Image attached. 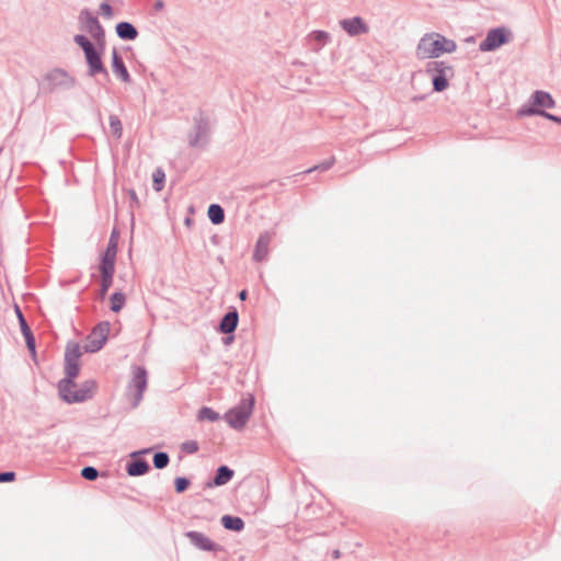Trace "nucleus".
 <instances>
[{"label": "nucleus", "instance_id": "f257e3e1", "mask_svg": "<svg viewBox=\"0 0 561 561\" xmlns=\"http://www.w3.org/2000/svg\"><path fill=\"white\" fill-rule=\"evenodd\" d=\"M457 49L454 39L439 33H427L421 37L416 47V56L420 59L437 58L443 54H450Z\"/></svg>", "mask_w": 561, "mask_h": 561}, {"label": "nucleus", "instance_id": "f03ea898", "mask_svg": "<svg viewBox=\"0 0 561 561\" xmlns=\"http://www.w3.org/2000/svg\"><path fill=\"white\" fill-rule=\"evenodd\" d=\"M73 42L82 49L88 66V76L96 77L102 75L108 79V71L102 60L104 49H100L83 34H77Z\"/></svg>", "mask_w": 561, "mask_h": 561}, {"label": "nucleus", "instance_id": "7ed1b4c3", "mask_svg": "<svg viewBox=\"0 0 561 561\" xmlns=\"http://www.w3.org/2000/svg\"><path fill=\"white\" fill-rule=\"evenodd\" d=\"M81 346L77 342H69L65 350V377L57 383V389L67 386H77L75 379L80 373Z\"/></svg>", "mask_w": 561, "mask_h": 561}, {"label": "nucleus", "instance_id": "20e7f679", "mask_svg": "<svg viewBox=\"0 0 561 561\" xmlns=\"http://www.w3.org/2000/svg\"><path fill=\"white\" fill-rule=\"evenodd\" d=\"M254 402V396L248 393L236 407L225 413V421L234 430L243 428L252 414Z\"/></svg>", "mask_w": 561, "mask_h": 561}, {"label": "nucleus", "instance_id": "39448f33", "mask_svg": "<svg viewBox=\"0 0 561 561\" xmlns=\"http://www.w3.org/2000/svg\"><path fill=\"white\" fill-rule=\"evenodd\" d=\"M76 386H67L58 389V396L60 399L68 403H82L88 400H91L98 389V382L95 379H87L81 382L80 387L77 390H72Z\"/></svg>", "mask_w": 561, "mask_h": 561}, {"label": "nucleus", "instance_id": "423d86ee", "mask_svg": "<svg viewBox=\"0 0 561 561\" xmlns=\"http://www.w3.org/2000/svg\"><path fill=\"white\" fill-rule=\"evenodd\" d=\"M425 71L431 76L434 92L446 90L449 85V80L455 75L453 66L437 60L427 62Z\"/></svg>", "mask_w": 561, "mask_h": 561}, {"label": "nucleus", "instance_id": "0eeeda50", "mask_svg": "<svg viewBox=\"0 0 561 561\" xmlns=\"http://www.w3.org/2000/svg\"><path fill=\"white\" fill-rule=\"evenodd\" d=\"M76 78L68 71L61 68H55L44 76L41 87L44 91L53 93L59 90H70L76 85Z\"/></svg>", "mask_w": 561, "mask_h": 561}, {"label": "nucleus", "instance_id": "6e6552de", "mask_svg": "<svg viewBox=\"0 0 561 561\" xmlns=\"http://www.w3.org/2000/svg\"><path fill=\"white\" fill-rule=\"evenodd\" d=\"M194 128L188 135V144L192 148H204L210 140L211 127L209 118L202 112L193 117Z\"/></svg>", "mask_w": 561, "mask_h": 561}, {"label": "nucleus", "instance_id": "1a4fd4ad", "mask_svg": "<svg viewBox=\"0 0 561 561\" xmlns=\"http://www.w3.org/2000/svg\"><path fill=\"white\" fill-rule=\"evenodd\" d=\"M513 39V32L506 26L490 28L483 41L479 44L482 53L494 51Z\"/></svg>", "mask_w": 561, "mask_h": 561}, {"label": "nucleus", "instance_id": "9d476101", "mask_svg": "<svg viewBox=\"0 0 561 561\" xmlns=\"http://www.w3.org/2000/svg\"><path fill=\"white\" fill-rule=\"evenodd\" d=\"M110 330L111 324L108 321L99 322L87 336V342L83 345V351L85 353L99 352L107 341Z\"/></svg>", "mask_w": 561, "mask_h": 561}, {"label": "nucleus", "instance_id": "9b49d317", "mask_svg": "<svg viewBox=\"0 0 561 561\" xmlns=\"http://www.w3.org/2000/svg\"><path fill=\"white\" fill-rule=\"evenodd\" d=\"M148 375L147 369L144 366H135L133 369V378L128 383V389L135 390L133 394V408H136L142 400L144 391L147 389Z\"/></svg>", "mask_w": 561, "mask_h": 561}, {"label": "nucleus", "instance_id": "f8f14e48", "mask_svg": "<svg viewBox=\"0 0 561 561\" xmlns=\"http://www.w3.org/2000/svg\"><path fill=\"white\" fill-rule=\"evenodd\" d=\"M185 537L190 540L191 545L201 551L208 552H220L224 551V547L219 543L214 542L205 534L196 530H190L185 533Z\"/></svg>", "mask_w": 561, "mask_h": 561}, {"label": "nucleus", "instance_id": "ddd939ff", "mask_svg": "<svg viewBox=\"0 0 561 561\" xmlns=\"http://www.w3.org/2000/svg\"><path fill=\"white\" fill-rule=\"evenodd\" d=\"M150 450V448H146L130 454L131 460L126 465V472L128 476L140 477L150 470L148 461L139 457L140 455L147 454Z\"/></svg>", "mask_w": 561, "mask_h": 561}, {"label": "nucleus", "instance_id": "4468645a", "mask_svg": "<svg viewBox=\"0 0 561 561\" xmlns=\"http://www.w3.org/2000/svg\"><path fill=\"white\" fill-rule=\"evenodd\" d=\"M118 231L113 229L107 242V247L100 259V264L102 266H108L111 268L115 267V260L117 254V245H118Z\"/></svg>", "mask_w": 561, "mask_h": 561}, {"label": "nucleus", "instance_id": "2eb2a0df", "mask_svg": "<svg viewBox=\"0 0 561 561\" xmlns=\"http://www.w3.org/2000/svg\"><path fill=\"white\" fill-rule=\"evenodd\" d=\"M15 312H16V317H18V320H19V324H20V329H21V332L24 336V340H25V344H26V347L28 350V352L31 353L32 357L34 359H36V341H35V336L25 319V317L23 316L20 307L18 305H15Z\"/></svg>", "mask_w": 561, "mask_h": 561}, {"label": "nucleus", "instance_id": "dca6fc26", "mask_svg": "<svg viewBox=\"0 0 561 561\" xmlns=\"http://www.w3.org/2000/svg\"><path fill=\"white\" fill-rule=\"evenodd\" d=\"M275 234L274 230L260 233L253 251V260L255 262H263L267 259L268 247Z\"/></svg>", "mask_w": 561, "mask_h": 561}, {"label": "nucleus", "instance_id": "f3484780", "mask_svg": "<svg viewBox=\"0 0 561 561\" xmlns=\"http://www.w3.org/2000/svg\"><path fill=\"white\" fill-rule=\"evenodd\" d=\"M341 27L352 37L360 34H366L369 31V26L364 22L360 16H354L351 19L340 20Z\"/></svg>", "mask_w": 561, "mask_h": 561}, {"label": "nucleus", "instance_id": "a211bd4d", "mask_svg": "<svg viewBox=\"0 0 561 561\" xmlns=\"http://www.w3.org/2000/svg\"><path fill=\"white\" fill-rule=\"evenodd\" d=\"M239 323V312L231 307L220 319L218 331L222 334H233Z\"/></svg>", "mask_w": 561, "mask_h": 561}, {"label": "nucleus", "instance_id": "6ab92c4d", "mask_svg": "<svg viewBox=\"0 0 561 561\" xmlns=\"http://www.w3.org/2000/svg\"><path fill=\"white\" fill-rule=\"evenodd\" d=\"M234 476V470L226 465L219 466L215 476L206 482V488H217L227 484Z\"/></svg>", "mask_w": 561, "mask_h": 561}, {"label": "nucleus", "instance_id": "aec40b11", "mask_svg": "<svg viewBox=\"0 0 561 561\" xmlns=\"http://www.w3.org/2000/svg\"><path fill=\"white\" fill-rule=\"evenodd\" d=\"M531 104L528 107L545 110L552 108L556 102L549 92L536 90L530 96ZM524 107H527L526 105Z\"/></svg>", "mask_w": 561, "mask_h": 561}, {"label": "nucleus", "instance_id": "412c9836", "mask_svg": "<svg viewBox=\"0 0 561 561\" xmlns=\"http://www.w3.org/2000/svg\"><path fill=\"white\" fill-rule=\"evenodd\" d=\"M112 69L114 75L119 78L123 82L128 83L130 82V75L125 66V62L122 58V56L118 54L116 48L112 50Z\"/></svg>", "mask_w": 561, "mask_h": 561}, {"label": "nucleus", "instance_id": "4be33fe9", "mask_svg": "<svg viewBox=\"0 0 561 561\" xmlns=\"http://www.w3.org/2000/svg\"><path fill=\"white\" fill-rule=\"evenodd\" d=\"M78 20L81 24V27L84 28L89 34H92L94 30L102 26L99 19L88 8H84L80 11Z\"/></svg>", "mask_w": 561, "mask_h": 561}, {"label": "nucleus", "instance_id": "5701e85b", "mask_svg": "<svg viewBox=\"0 0 561 561\" xmlns=\"http://www.w3.org/2000/svg\"><path fill=\"white\" fill-rule=\"evenodd\" d=\"M117 36L122 41H135L138 37V30L130 22H118L115 26Z\"/></svg>", "mask_w": 561, "mask_h": 561}, {"label": "nucleus", "instance_id": "b1692460", "mask_svg": "<svg viewBox=\"0 0 561 561\" xmlns=\"http://www.w3.org/2000/svg\"><path fill=\"white\" fill-rule=\"evenodd\" d=\"M99 270L101 273L100 298H104L113 284L115 267L111 268L108 266L99 265Z\"/></svg>", "mask_w": 561, "mask_h": 561}, {"label": "nucleus", "instance_id": "393cba45", "mask_svg": "<svg viewBox=\"0 0 561 561\" xmlns=\"http://www.w3.org/2000/svg\"><path fill=\"white\" fill-rule=\"evenodd\" d=\"M222 527L227 530L240 533L244 529V520L239 516L224 515L220 519Z\"/></svg>", "mask_w": 561, "mask_h": 561}, {"label": "nucleus", "instance_id": "a878e982", "mask_svg": "<svg viewBox=\"0 0 561 561\" xmlns=\"http://www.w3.org/2000/svg\"><path fill=\"white\" fill-rule=\"evenodd\" d=\"M519 116H530V115H540L549 121H552L557 124H561V116L551 114L545 110L534 108V107H520L518 110Z\"/></svg>", "mask_w": 561, "mask_h": 561}, {"label": "nucleus", "instance_id": "bb28decb", "mask_svg": "<svg viewBox=\"0 0 561 561\" xmlns=\"http://www.w3.org/2000/svg\"><path fill=\"white\" fill-rule=\"evenodd\" d=\"M207 215L213 225H220L225 221V210L219 204H210Z\"/></svg>", "mask_w": 561, "mask_h": 561}, {"label": "nucleus", "instance_id": "cd10ccee", "mask_svg": "<svg viewBox=\"0 0 561 561\" xmlns=\"http://www.w3.org/2000/svg\"><path fill=\"white\" fill-rule=\"evenodd\" d=\"M125 302H126V296L124 293L122 291H115L112 294L111 296V311L117 313L119 312L124 306H125Z\"/></svg>", "mask_w": 561, "mask_h": 561}, {"label": "nucleus", "instance_id": "c85d7f7f", "mask_svg": "<svg viewBox=\"0 0 561 561\" xmlns=\"http://www.w3.org/2000/svg\"><path fill=\"white\" fill-rule=\"evenodd\" d=\"M220 419L219 413L214 411L209 407H202L197 412V420L198 421H209V422H216Z\"/></svg>", "mask_w": 561, "mask_h": 561}, {"label": "nucleus", "instance_id": "c756f323", "mask_svg": "<svg viewBox=\"0 0 561 561\" xmlns=\"http://www.w3.org/2000/svg\"><path fill=\"white\" fill-rule=\"evenodd\" d=\"M165 182V173L162 168H157L152 173V187L154 191L160 192Z\"/></svg>", "mask_w": 561, "mask_h": 561}, {"label": "nucleus", "instance_id": "7c9ffc66", "mask_svg": "<svg viewBox=\"0 0 561 561\" xmlns=\"http://www.w3.org/2000/svg\"><path fill=\"white\" fill-rule=\"evenodd\" d=\"M108 121H110V128H111L113 136L115 138L119 139L123 135V125H122L119 117L117 115L112 114V115H110Z\"/></svg>", "mask_w": 561, "mask_h": 561}, {"label": "nucleus", "instance_id": "2f4dec72", "mask_svg": "<svg viewBox=\"0 0 561 561\" xmlns=\"http://www.w3.org/2000/svg\"><path fill=\"white\" fill-rule=\"evenodd\" d=\"M152 462L156 469H164L170 462L169 454L165 451L154 453Z\"/></svg>", "mask_w": 561, "mask_h": 561}, {"label": "nucleus", "instance_id": "473e14b6", "mask_svg": "<svg viewBox=\"0 0 561 561\" xmlns=\"http://www.w3.org/2000/svg\"><path fill=\"white\" fill-rule=\"evenodd\" d=\"M334 162H335L334 157H331V158L322 161L321 163L316 164V165L305 170L300 174H308V173H312L314 171H320V172L328 171L334 164Z\"/></svg>", "mask_w": 561, "mask_h": 561}, {"label": "nucleus", "instance_id": "72a5a7b5", "mask_svg": "<svg viewBox=\"0 0 561 561\" xmlns=\"http://www.w3.org/2000/svg\"><path fill=\"white\" fill-rule=\"evenodd\" d=\"M90 35L95 41L94 46H96L100 49H105V31L103 26L98 27Z\"/></svg>", "mask_w": 561, "mask_h": 561}, {"label": "nucleus", "instance_id": "f704fd0d", "mask_svg": "<svg viewBox=\"0 0 561 561\" xmlns=\"http://www.w3.org/2000/svg\"><path fill=\"white\" fill-rule=\"evenodd\" d=\"M99 470L92 466H85L81 469V477L88 481H94L99 478Z\"/></svg>", "mask_w": 561, "mask_h": 561}, {"label": "nucleus", "instance_id": "c9c22d12", "mask_svg": "<svg viewBox=\"0 0 561 561\" xmlns=\"http://www.w3.org/2000/svg\"><path fill=\"white\" fill-rule=\"evenodd\" d=\"M191 485V481L186 477H176L174 479V490L176 493L185 492Z\"/></svg>", "mask_w": 561, "mask_h": 561}, {"label": "nucleus", "instance_id": "e433bc0d", "mask_svg": "<svg viewBox=\"0 0 561 561\" xmlns=\"http://www.w3.org/2000/svg\"><path fill=\"white\" fill-rule=\"evenodd\" d=\"M310 36L314 41L321 43L322 45H325L331 41V35L325 31H320V30L312 31Z\"/></svg>", "mask_w": 561, "mask_h": 561}, {"label": "nucleus", "instance_id": "4c0bfd02", "mask_svg": "<svg viewBox=\"0 0 561 561\" xmlns=\"http://www.w3.org/2000/svg\"><path fill=\"white\" fill-rule=\"evenodd\" d=\"M199 446L196 440H186L182 443L181 449L187 454H194L198 450Z\"/></svg>", "mask_w": 561, "mask_h": 561}, {"label": "nucleus", "instance_id": "58836bf2", "mask_svg": "<svg viewBox=\"0 0 561 561\" xmlns=\"http://www.w3.org/2000/svg\"><path fill=\"white\" fill-rule=\"evenodd\" d=\"M100 13L106 19L113 18L114 12L108 1H103L100 4Z\"/></svg>", "mask_w": 561, "mask_h": 561}, {"label": "nucleus", "instance_id": "ea45409f", "mask_svg": "<svg viewBox=\"0 0 561 561\" xmlns=\"http://www.w3.org/2000/svg\"><path fill=\"white\" fill-rule=\"evenodd\" d=\"M127 194L129 196V201H130V207H139L140 206V201L138 198V195L136 193V191L134 188H130L127 191Z\"/></svg>", "mask_w": 561, "mask_h": 561}, {"label": "nucleus", "instance_id": "a19ab883", "mask_svg": "<svg viewBox=\"0 0 561 561\" xmlns=\"http://www.w3.org/2000/svg\"><path fill=\"white\" fill-rule=\"evenodd\" d=\"M15 472L14 471H1L0 472V483L3 482H12L15 480Z\"/></svg>", "mask_w": 561, "mask_h": 561}, {"label": "nucleus", "instance_id": "79ce46f5", "mask_svg": "<svg viewBox=\"0 0 561 561\" xmlns=\"http://www.w3.org/2000/svg\"><path fill=\"white\" fill-rule=\"evenodd\" d=\"M238 297L240 300H245L247 297H248V291L245 289H242L239 294H238Z\"/></svg>", "mask_w": 561, "mask_h": 561}, {"label": "nucleus", "instance_id": "37998d69", "mask_svg": "<svg viewBox=\"0 0 561 561\" xmlns=\"http://www.w3.org/2000/svg\"><path fill=\"white\" fill-rule=\"evenodd\" d=\"M164 7V3L162 0H158L156 3H154V9L156 10H161L162 8Z\"/></svg>", "mask_w": 561, "mask_h": 561}, {"label": "nucleus", "instance_id": "c03bdc74", "mask_svg": "<svg viewBox=\"0 0 561 561\" xmlns=\"http://www.w3.org/2000/svg\"><path fill=\"white\" fill-rule=\"evenodd\" d=\"M425 98H426L425 94H423V95H415V96L412 98V101L413 102H420V101L425 100Z\"/></svg>", "mask_w": 561, "mask_h": 561}, {"label": "nucleus", "instance_id": "a18cd8bd", "mask_svg": "<svg viewBox=\"0 0 561 561\" xmlns=\"http://www.w3.org/2000/svg\"><path fill=\"white\" fill-rule=\"evenodd\" d=\"M233 339H234V336L232 334H230L229 336H226L224 339V343L225 344H229V343H231L233 341Z\"/></svg>", "mask_w": 561, "mask_h": 561}, {"label": "nucleus", "instance_id": "49530a36", "mask_svg": "<svg viewBox=\"0 0 561 561\" xmlns=\"http://www.w3.org/2000/svg\"><path fill=\"white\" fill-rule=\"evenodd\" d=\"M332 557L334 559H339L341 557V552L339 550H334L333 553H332Z\"/></svg>", "mask_w": 561, "mask_h": 561}, {"label": "nucleus", "instance_id": "de8ad7c7", "mask_svg": "<svg viewBox=\"0 0 561 561\" xmlns=\"http://www.w3.org/2000/svg\"><path fill=\"white\" fill-rule=\"evenodd\" d=\"M185 224H186V225H190V224H191V219H190V218H186V219H185Z\"/></svg>", "mask_w": 561, "mask_h": 561}]
</instances>
